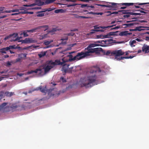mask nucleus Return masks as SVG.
I'll return each mask as SVG.
<instances>
[{"instance_id":"46","label":"nucleus","mask_w":149,"mask_h":149,"mask_svg":"<svg viewBox=\"0 0 149 149\" xmlns=\"http://www.w3.org/2000/svg\"><path fill=\"white\" fill-rule=\"evenodd\" d=\"M47 34H44L43 35H42V36H40V39H42L44 38H45L47 36Z\"/></svg>"},{"instance_id":"6","label":"nucleus","mask_w":149,"mask_h":149,"mask_svg":"<svg viewBox=\"0 0 149 149\" xmlns=\"http://www.w3.org/2000/svg\"><path fill=\"white\" fill-rule=\"evenodd\" d=\"M35 3L28 5L27 4L24 5V6L25 7H32L36 5L41 6L44 5V0H33Z\"/></svg>"},{"instance_id":"8","label":"nucleus","mask_w":149,"mask_h":149,"mask_svg":"<svg viewBox=\"0 0 149 149\" xmlns=\"http://www.w3.org/2000/svg\"><path fill=\"white\" fill-rule=\"evenodd\" d=\"M53 68L52 65H47L46 66L45 65H42L40 67L38 68H40L42 70L44 73L43 75L48 72L49 70Z\"/></svg>"},{"instance_id":"19","label":"nucleus","mask_w":149,"mask_h":149,"mask_svg":"<svg viewBox=\"0 0 149 149\" xmlns=\"http://www.w3.org/2000/svg\"><path fill=\"white\" fill-rule=\"evenodd\" d=\"M68 37H67L65 38H61V44L65 45L67 43V41L68 40Z\"/></svg>"},{"instance_id":"18","label":"nucleus","mask_w":149,"mask_h":149,"mask_svg":"<svg viewBox=\"0 0 149 149\" xmlns=\"http://www.w3.org/2000/svg\"><path fill=\"white\" fill-rule=\"evenodd\" d=\"M136 23L125 24H123V28H126L127 27H130L132 26L136 25Z\"/></svg>"},{"instance_id":"58","label":"nucleus","mask_w":149,"mask_h":149,"mask_svg":"<svg viewBox=\"0 0 149 149\" xmlns=\"http://www.w3.org/2000/svg\"><path fill=\"white\" fill-rule=\"evenodd\" d=\"M139 11L141 13H144L145 14H147L148 13V12L145 11H144L141 10H139Z\"/></svg>"},{"instance_id":"54","label":"nucleus","mask_w":149,"mask_h":149,"mask_svg":"<svg viewBox=\"0 0 149 149\" xmlns=\"http://www.w3.org/2000/svg\"><path fill=\"white\" fill-rule=\"evenodd\" d=\"M120 28V27L119 26H116V27H113V28H111V30H113V29H115V30H116V29H119V28Z\"/></svg>"},{"instance_id":"45","label":"nucleus","mask_w":149,"mask_h":149,"mask_svg":"<svg viewBox=\"0 0 149 149\" xmlns=\"http://www.w3.org/2000/svg\"><path fill=\"white\" fill-rule=\"evenodd\" d=\"M89 2H88L89 3V5H94V4L93 3V2H94V1L93 0H90Z\"/></svg>"},{"instance_id":"60","label":"nucleus","mask_w":149,"mask_h":149,"mask_svg":"<svg viewBox=\"0 0 149 149\" xmlns=\"http://www.w3.org/2000/svg\"><path fill=\"white\" fill-rule=\"evenodd\" d=\"M103 14V13H96L95 15H102Z\"/></svg>"},{"instance_id":"24","label":"nucleus","mask_w":149,"mask_h":149,"mask_svg":"<svg viewBox=\"0 0 149 149\" xmlns=\"http://www.w3.org/2000/svg\"><path fill=\"white\" fill-rule=\"evenodd\" d=\"M18 107H19V106L17 105L16 104H13L10 105V106L9 107L13 110L15 109Z\"/></svg>"},{"instance_id":"62","label":"nucleus","mask_w":149,"mask_h":149,"mask_svg":"<svg viewBox=\"0 0 149 149\" xmlns=\"http://www.w3.org/2000/svg\"><path fill=\"white\" fill-rule=\"evenodd\" d=\"M4 8V7H0V13H1V11H2L3 10Z\"/></svg>"},{"instance_id":"64","label":"nucleus","mask_w":149,"mask_h":149,"mask_svg":"<svg viewBox=\"0 0 149 149\" xmlns=\"http://www.w3.org/2000/svg\"><path fill=\"white\" fill-rule=\"evenodd\" d=\"M4 49H5L6 50V51H8V50H10V47H6L5 48H4Z\"/></svg>"},{"instance_id":"50","label":"nucleus","mask_w":149,"mask_h":149,"mask_svg":"<svg viewBox=\"0 0 149 149\" xmlns=\"http://www.w3.org/2000/svg\"><path fill=\"white\" fill-rule=\"evenodd\" d=\"M15 45H10V46H9V47H10V49H16V48L15 47Z\"/></svg>"},{"instance_id":"48","label":"nucleus","mask_w":149,"mask_h":149,"mask_svg":"<svg viewBox=\"0 0 149 149\" xmlns=\"http://www.w3.org/2000/svg\"><path fill=\"white\" fill-rule=\"evenodd\" d=\"M6 50L5 49H4V48H3V49H1L0 50L1 52L2 53H6Z\"/></svg>"},{"instance_id":"38","label":"nucleus","mask_w":149,"mask_h":149,"mask_svg":"<svg viewBox=\"0 0 149 149\" xmlns=\"http://www.w3.org/2000/svg\"><path fill=\"white\" fill-rule=\"evenodd\" d=\"M57 30V29H56V28H54L52 29V30L48 31V33H53L54 32L56 31Z\"/></svg>"},{"instance_id":"44","label":"nucleus","mask_w":149,"mask_h":149,"mask_svg":"<svg viewBox=\"0 0 149 149\" xmlns=\"http://www.w3.org/2000/svg\"><path fill=\"white\" fill-rule=\"evenodd\" d=\"M115 25H113L109 26H107L106 27L102 26V27H101V28H102V29L111 28L113 26H115Z\"/></svg>"},{"instance_id":"26","label":"nucleus","mask_w":149,"mask_h":149,"mask_svg":"<svg viewBox=\"0 0 149 149\" xmlns=\"http://www.w3.org/2000/svg\"><path fill=\"white\" fill-rule=\"evenodd\" d=\"M7 103L4 102L0 105V111L6 108V105L7 104Z\"/></svg>"},{"instance_id":"34","label":"nucleus","mask_w":149,"mask_h":149,"mask_svg":"<svg viewBox=\"0 0 149 149\" xmlns=\"http://www.w3.org/2000/svg\"><path fill=\"white\" fill-rule=\"evenodd\" d=\"M22 14H32L33 13V12H28L26 10H25L23 12H22L21 13Z\"/></svg>"},{"instance_id":"13","label":"nucleus","mask_w":149,"mask_h":149,"mask_svg":"<svg viewBox=\"0 0 149 149\" xmlns=\"http://www.w3.org/2000/svg\"><path fill=\"white\" fill-rule=\"evenodd\" d=\"M40 90V91L44 93H46L47 92V88H46V86H45V88H42V87L41 86H40L39 87L37 88L36 89H33V91H38Z\"/></svg>"},{"instance_id":"36","label":"nucleus","mask_w":149,"mask_h":149,"mask_svg":"<svg viewBox=\"0 0 149 149\" xmlns=\"http://www.w3.org/2000/svg\"><path fill=\"white\" fill-rule=\"evenodd\" d=\"M53 41L52 40L49 41H45L44 42V44L46 45H47L53 42Z\"/></svg>"},{"instance_id":"49","label":"nucleus","mask_w":149,"mask_h":149,"mask_svg":"<svg viewBox=\"0 0 149 149\" xmlns=\"http://www.w3.org/2000/svg\"><path fill=\"white\" fill-rule=\"evenodd\" d=\"M74 33H67L66 35L68 36H73L74 35Z\"/></svg>"},{"instance_id":"56","label":"nucleus","mask_w":149,"mask_h":149,"mask_svg":"<svg viewBox=\"0 0 149 149\" xmlns=\"http://www.w3.org/2000/svg\"><path fill=\"white\" fill-rule=\"evenodd\" d=\"M22 12H19L18 13H13V14H12L11 15H18V14L22 13H21Z\"/></svg>"},{"instance_id":"10","label":"nucleus","mask_w":149,"mask_h":149,"mask_svg":"<svg viewBox=\"0 0 149 149\" xmlns=\"http://www.w3.org/2000/svg\"><path fill=\"white\" fill-rule=\"evenodd\" d=\"M42 70L40 68H38L34 70H31L28 71L27 72L28 74H29L33 73H38V75L39 76H41L43 75L44 73L43 72Z\"/></svg>"},{"instance_id":"29","label":"nucleus","mask_w":149,"mask_h":149,"mask_svg":"<svg viewBox=\"0 0 149 149\" xmlns=\"http://www.w3.org/2000/svg\"><path fill=\"white\" fill-rule=\"evenodd\" d=\"M55 63L56 65H62L63 64V61L62 62H61L59 60L57 59L55 60Z\"/></svg>"},{"instance_id":"35","label":"nucleus","mask_w":149,"mask_h":149,"mask_svg":"<svg viewBox=\"0 0 149 149\" xmlns=\"http://www.w3.org/2000/svg\"><path fill=\"white\" fill-rule=\"evenodd\" d=\"M46 52H41L40 54H38V56L39 57L41 58L45 56L46 55Z\"/></svg>"},{"instance_id":"15","label":"nucleus","mask_w":149,"mask_h":149,"mask_svg":"<svg viewBox=\"0 0 149 149\" xmlns=\"http://www.w3.org/2000/svg\"><path fill=\"white\" fill-rule=\"evenodd\" d=\"M119 32V31H117L115 32H110L104 36L106 38H109V36H117L118 35V33Z\"/></svg>"},{"instance_id":"9","label":"nucleus","mask_w":149,"mask_h":149,"mask_svg":"<svg viewBox=\"0 0 149 149\" xmlns=\"http://www.w3.org/2000/svg\"><path fill=\"white\" fill-rule=\"evenodd\" d=\"M18 34L17 33H13L8 36L4 38L5 40H6L7 39L11 38L10 41L11 42L15 41L17 40L18 38H17Z\"/></svg>"},{"instance_id":"61","label":"nucleus","mask_w":149,"mask_h":149,"mask_svg":"<svg viewBox=\"0 0 149 149\" xmlns=\"http://www.w3.org/2000/svg\"><path fill=\"white\" fill-rule=\"evenodd\" d=\"M12 12V10H6L5 11H3L2 13H10Z\"/></svg>"},{"instance_id":"43","label":"nucleus","mask_w":149,"mask_h":149,"mask_svg":"<svg viewBox=\"0 0 149 149\" xmlns=\"http://www.w3.org/2000/svg\"><path fill=\"white\" fill-rule=\"evenodd\" d=\"M148 6H149L148 5H146L145 6H143L142 8H141L142 10L145 11H148L147 10H146V8Z\"/></svg>"},{"instance_id":"47","label":"nucleus","mask_w":149,"mask_h":149,"mask_svg":"<svg viewBox=\"0 0 149 149\" xmlns=\"http://www.w3.org/2000/svg\"><path fill=\"white\" fill-rule=\"evenodd\" d=\"M63 1H61V0H58V3H56L57 4H60V5H64L63 3Z\"/></svg>"},{"instance_id":"63","label":"nucleus","mask_w":149,"mask_h":149,"mask_svg":"<svg viewBox=\"0 0 149 149\" xmlns=\"http://www.w3.org/2000/svg\"><path fill=\"white\" fill-rule=\"evenodd\" d=\"M21 59L19 58H18L16 59V62H19L21 60Z\"/></svg>"},{"instance_id":"41","label":"nucleus","mask_w":149,"mask_h":149,"mask_svg":"<svg viewBox=\"0 0 149 149\" xmlns=\"http://www.w3.org/2000/svg\"><path fill=\"white\" fill-rule=\"evenodd\" d=\"M129 59L128 56H120L119 58V60L123 59Z\"/></svg>"},{"instance_id":"17","label":"nucleus","mask_w":149,"mask_h":149,"mask_svg":"<svg viewBox=\"0 0 149 149\" xmlns=\"http://www.w3.org/2000/svg\"><path fill=\"white\" fill-rule=\"evenodd\" d=\"M14 95L15 93L13 92H9L8 91L4 92V96H6L7 97H10Z\"/></svg>"},{"instance_id":"55","label":"nucleus","mask_w":149,"mask_h":149,"mask_svg":"<svg viewBox=\"0 0 149 149\" xmlns=\"http://www.w3.org/2000/svg\"><path fill=\"white\" fill-rule=\"evenodd\" d=\"M18 56L19 58H20L21 59L23 58V56L22 55V53H21V54H18Z\"/></svg>"},{"instance_id":"32","label":"nucleus","mask_w":149,"mask_h":149,"mask_svg":"<svg viewBox=\"0 0 149 149\" xmlns=\"http://www.w3.org/2000/svg\"><path fill=\"white\" fill-rule=\"evenodd\" d=\"M136 42V41L135 40L131 41L130 42V45L132 47H134L135 45H134V44Z\"/></svg>"},{"instance_id":"37","label":"nucleus","mask_w":149,"mask_h":149,"mask_svg":"<svg viewBox=\"0 0 149 149\" xmlns=\"http://www.w3.org/2000/svg\"><path fill=\"white\" fill-rule=\"evenodd\" d=\"M41 8V7H34L32 8H29V9H27V10H34V9L39 10V9H40Z\"/></svg>"},{"instance_id":"40","label":"nucleus","mask_w":149,"mask_h":149,"mask_svg":"<svg viewBox=\"0 0 149 149\" xmlns=\"http://www.w3.org/2000/svg\"><path fill=\"white\" fill-rule=\"evenodd\" d=\"M141 27H136L134 29H130V31H140V30L139 29V28H140Z\"/></svg>"},{"instance_id":"11","label":"nucleus","mask_w":149,"mask_h":149,"mask_svg":"<svg viewBox=\"0 0 149 149\" xmlns=\"http://www.w3.org/2000/svg\"><path fill=\"white\" fill-rule=\"evenodd\" d=\"M42 28H45V29L44 30V31H45L48 29L49 28V26L48 25H44L41 26H39L31 30H27V31L28 32L33 33L36 32V31H38V29H39Z\"/></svg>"},{"instance_id":"2","label":"nucleus","mask_w":149,"mask_h":149,"mask_svg":"<svg viewBox=\"0 0 149 149\" xmlns=\"http://www.w3.org/2000/svg\"><path fill=\"white\" fill-rule=\"evenodd\" d=\"M102 72L101 74L104 72L99 68L93 67L91 70L90 72L87 76L84 78L81 79V83L80 85L81 87H85L86 88L91 87L93 85V83H95L97 79L96 72Z\"/></svg>"},{"instance_id":"16","label":"nucleus","mask_w":149,"mask_h":149,"mask_svg":"<svg viewBox=\"0 0 149 149\" xmlns=\"http://www.w3.org/2000/svg\"><path fill=\"white\" fill-rule=\"evenodd\" d=\"M21 42L22 43H27L34 42V40L32 38H26L24 40H22Z\"/></svg>"},{"instance_id":"31","label":"nucleus","mask_w":149,"mask_h":149,"mask_svg":"<svg viewBox=\"0 0 149 149\" xmlns=\"http://www.w3.org/2000/svg\"><path fill=\"white\" fill-rule=\"evenodd\" d=\"M4 97V92L2 91L0 92V101Z\"/></svg>"},{"instance_id":"33","label":"nucleus","mask_w":149,"mask_h":149,"mask_svg":"<svg viewBox=\"0 0 149 149\" xmlns=\"http://www.w3.org/2000/svg\"><path fill=\"white\" fill-rule=\"evenodd\" d=\"M81 4H77V3H73L71 4H65V5H67V6L68 7H70L71 6H74L77 5H80Z\"/></svg>"},{"instance_id":"7","label":"nucleus","mask_w":149,"mask_h":149,"mask_svg":"<svg viewBox=\"0 0 149 149\" xmlns=\"http://www.w3.org/2000/svg\"><path fill=\"white\" fill-rule=\"evenodd\" d=\"M95 5L100 6L103 7H106L109 8H117L118 7L119 3H109L106 5H103L100 4H95Z\"/></svg>"},{"instance_id":"39","label":"nucleus","mask_w":149,"mask_h":149,"mask_svg":"<svg viewBox=\"0 0 149 149\" xmlns=\"http://www.w3.org/2000/svg\"><path fill=\"white\" fill-rule=\"evenodd\" d=\"M49 64L51 65H52L53 66V67L56 65L55 63L54 62H53L52 61H50L49 62Z\"/></svg>"},{"instance_id":"21","label":"nucleus","mask_w":149,"mask_h":149,"mask_svg":"<svg viewBox=\"0 0 149 149\" xmlns=\"http://www.w3.org/2000/svg\"><path fill=\"white\" fill-rule=\"evenodd\" d=\"M56 0H44V5L52 3Z\"/></svg>"},{"instance_id":"12","label":"nucleus","mask_w":149,"mask_h":149,"mask_svg":"<svg viewBox=\"0 0 149 149\" xmlns=\"http://www.w3.org/2000/svg\"><path fill=\"white\" fill-rule=\"evenodd\" d=\"M81 7L83 8L85 7H87L86 10H83L84 12H88V10L91 11V8H95L94 6L90 5L89 4H81Z\"/></svg>"},{"instance_id":"28","label":"nucleus","mask_w":149,"mask_h":149,"mask_svg":"<svg viewBox=\"0 0 149 149\" xmlns=\"http://www.w3.org/2000/svg\"><path fill=\"white\" fill-rule=\"evenodd\" d=\"M147 4H149V3H135V5H134V6L136 8H139L140 7L139 6H137L136 5H143Z\"/></svg>"},{"instance_id":"3","label":"nucleus","mask_w":149,"mask_h":149,"mask_svg":"<svg viewBox=\"0 0 149 149\" xmlns=\"http://www.w3.org/2000/svg\"><path fill=\"white\" fill-rule=\"evenodd\" d=\"M69 55H72L70 54V53H69L67 55L66 57H65L62 60L63 61V64L62 65V66L61 70L63 72H66L67 70L69 68V66L70 65L69 64L67 63L66 62L68 61H71L75 60H79L78 59L74 60L72 59L71 60L70 59L69 60V59L70 58Z\"/></svg>"},{"instance_id":"23","label":"nucleus","mask_w":149,"mask_h":149,"mask_svg":"<svg viewBox=\"0 0 149 149\" xmlns=\"http://www.w3.org/2000/svg\"><path fill=\"white\" fill-rule=\"evenodd\" d=\"M119 10L118 11V12H111L110 11H107L106 12L107 13H108V14L107 15V16H109L111 15H112V14H118V12H119Z\"/></svg>"},{"instance_id":"20","label":"nucleus","mask_w":149,"mask_h":149,"mask_svg":"<svg viewBox=\"0 0 149 149\" xmlns=\"http://www.w3.org/2000/svg\"><path fill=\"white\" fill-rule=\"evenodd\" d=\"M119 5H118V7L120 6V4L122 5V6H133L134 3H122L120 4H119Z\"/></svg>"},{"instance_id":"1","label":"nucleus","mask_w":149,"mask_h":149,"mask_svg":"<svg viewBox=\"0 0 149 149\" xmlns=\"http://www.w3.org/2000/svg\"><path fill=\"white\" fill-rule=\"evenodd\" d=\"M98 43H100V41L94 42V43H90L88 46L85 48L81 52L77 53V55L74 57L72 55H69L70 56V60L78 59L80 60L86 57L90 56L91 54L95 53H99L100 49H102L101 48H92L95 47L99 46V44Z\"/></svg>"},{"instance_id":"30","label":"nucleus","mask_w":149,"mask_h":149,"mask_svg":"<svg viewBox=\"0 0 149 149\" xmlns=\"http://www.w3.org/2000/svg\"><path fill=\"white\" fill-rule=\"evenodd\" d=\"M94 28L95 29L93 31H94L96 32L101 31L102 32L104 31L102 29H99L100 28L99 27H97L96 26H94Z\"/></svg>"},{"instance_id":"25","label":"nucleus","mask_w":149,"mask_h":149,"mask_svg":"<svg viewBox=\"0 0 149 149\" xmlns=\"http://www.w3.org/2000/svg\"><path fill=\"white\" fill-rule=\"evenodd\" d=\"M65 10H63L62 9H57L55 10L54 12L55 13H65Z\"/></svg>"},{"instance_id":"22","label":"nucleus","mask_w":149,"mask_h":149,"mask_svg":"<svg viewBox=\"0 0 149 149\" xmlns=\"http://www.w3.org/2000/svg\"><path fill=\"white\" fill-rule=\"evenodd\" d=\"M105 43L107 45H109L113 43V40L112 39H108L104 41Z\"/></svg>"},{"instance_id":"5","label":"nucleus","mask_w":149,"mask_h":149,"mask_svg":"<svg viewBox=\"0 0 149 149\" xmlns=\"http://www.w3.org/2000/svg\"><path fill=\"white\" fill-rule=\"evenodd\" d=\"M124 53L121 49L116 50L111 52V55H114L115 58L119 60V57H120V56L123 55Z\"/></svg>"},{"instance_id":"57","label":"nucleus","mask_w":149,"mask_h":149,"mask_svg":"<svg viewBox=\"0 0 149 149\" xmlns=\"http://www.w3.org/2000/svg\"><path fill=\"white\" fill-rule=\"evenodd\" d=\"M61 1H63V3H65L66 2V1H68V2H71V0H61Z\"/></svg>"},{"instance_id":"53","label":"nucleus","mask_w":149,"mask_h":149,"mask_svg":"<svg viewBox=\"0 0 149 149\" xmlns=\"http://www.w3.org/2000/svg\"><path fill=\"white\" fill-rule=\"evenodd\" d=\"M80 17V18H84V19H87V18H89L91 17H86L85 16H81L80 17Z\"/></svg>"},{"instance_id":"27","label":"nucleus","mask_w":149,"mask_h":149,"mask_svg":"<svg viewBox=\"0 0 149 149\" xmlns=\"http://www.w3.org/2000/svg\"><path fill=\"white\" fill-rule=\"evenodd\" d=\"M127 31H124L121 32L118 34V35L120 36H127Z\"/></svg>"},{"instance_id":"51","label":"nucleus","mask_w":149,"mask_h":149,"mask_svg":"<svg viewBox=\"0 0 149 149\" xmlns=\"http://www.w3.org/2000/svg\"><path fill=\"white\" fill-rule=\"evenodd\" d=\"M20 9H16L12 10V12H19Z\"/></svg>"},{"instance_id":"59","label":"nucleus","mask_w":149,"mask_h":149,"mask_svg":"<svg viewBox=\"0 0 149 149\" xmlns=\"http://www.w3.org/2000/svg\"><path fill=\"white\" fill-rule=\"evenodd\" d=\"M96 13L93 12H89L87 13V14H93V15H95Z\"/></svg>"},{"instance_id":"42","label":"nucleus","mask_w":149,"mask_h":149,"mask_svg":"<svg viewBox=\"0 0 149 149\" xmlns=\"http://www.w3.org/2000/svg\"><path fill=\"white\" fill-rule=\"evenodd\" d=\"M27 30L25 31H23V33L24 35V37H27L28 36V35L27 34Z\"/></svg>"},{"instance_id":"52","label":"nucleus","mask_w":149,"mask_h":149,"mask_svg":"<svg viewBox=\"0 0 149 149\" xmlns=\"http://www.w3.org/2000/svg\"><path fill=\"white\" fill-rule=\"evenodd\" d=\"M110 54H111V52L109 50L107 51L106 53V54L107 55H109Z\"/></svg>"},{"instance_id":"4","label":"nucleus","mask_w":149,"mask_h":149,"mask_svg":"<svg viewBox=\"0 0 149 149\" xmlns=\"http://www.w3.org/2000/svg\"><path fill=\"white\" fill-rule=\"evenodd\" d=\"M119 12H122L123 14H126L123 15V17L125 18L130 17L131 15H141V14L140 13H135L129 11V10H121L119 11Z\"/></svg>"},{"instance_id":"14","label":"nucleus","mask_w":149,"mask_h":149,"mask_svg":"<svg viewBox=\"0 0 149 149\" xmlns=\"http://www.w3.org/2000/svg\"><path fill=\"white\" fill-rule=\"evenodd\" d=\"M142 51L145 53H149V46L146 44L143 45L142 48Z\"/></svg>"}]
</instances>
